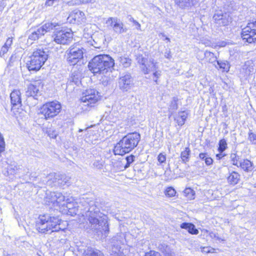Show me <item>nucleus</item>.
Segmentation results:
<instances>
[{
    "mask_svg": "<svg viewBox=\"0 0 256 256\" xmlns=\"http://www.w3.org/2000/svg\"><path fill=\"white\" fill-rule=\"evenodd\" d=\"M208 249L210 250V252H209V253H213L214 252V249L212 248H210V247H208Z\"/></svg>",
    "mask_w": 256,
    "mask_h": 256,
    "instance_id": "nucleus-60",
    "label": "nucleus"
},
{
    "mask_svg": "<svg viewBox=\"0 0 256 256\" xmlns=\"http://www.w3.org/2000/svg\"><path fill=\"white\" fill-rule=\"evenodd\" d=\"M9 48L6 47L4 45L0 51V56L2 57L4 54H6L9 50Z\"/></svg>",
    "mask_w": 256,
    "mask_h": 256,
    "instance_id": "nucleus-47",
    "label": "nucleus"
},
{
    "mask_svg": "<svg viewBox=\"0 0 256 256\" xmlns=\"http://www.w3.org/2000/svg\"><path fill=\"white\" fill-rule=\"evenodd\" d=\"M94 0H82L81 3L83 4H86L88 3H94Z\"/></svg>",
    "mask_w": 256,
    "mask_h": 256,
    "instance_id": "nucleus-57",
    "label": "nucleus"
},
{
    "mask_svg": "<svg viewBox=\"0 0 256 256\" xmlns=\"http://www.w3.org/2000/svg\"><path fill=\"white\" fill-rule=\"evenodd\" d=\"M137 60H138V62L142 64V70H143V68H148L147 66H146L145 65V62H146V60L145 58L142 56H138L137 58Z\"/></svg>",
    "mask_w": 256,
    "mask_h": 256,
    "instance_id": "nucleus-45",
    "label": "nucleus"
},
{
    "mask_svg": "<svg viewBox=\"0 0 256 256\" xmlns=\"http://www.w3.org/2000/svg\"><path fill=\"white\" fill-rule=\"evenodd\" d=\"M164 56L166 58H168V59L172 57V56H171V52H170V50H166L164 52Z\"/></svg>",
    "mask_w": 256,
    "mask_h": 256,
    "instance_id": "nucleus-52",
    "label": "nucleus"
},
{
    "mask_svg": "<svg viewBox=\"0 0 256 256\" xmlns=\"http://www.w3.org/2000/svg\"><path fill=\"white\" fill-rule=\"evenodd\" d=\"M43 84L40 80L34 82L28 86V90L26 92V96L37 99L36 96L40 92V90Z\"/></svg>",
    "mask_w": 256,
    "mask_h": 256,
    "instance_id": "nucleus-15",
    "label": "nucleus"
},
{
    "mask_svg": "<svg viewBox=\"0 0 256 256\" xmlns=\"http://www.w3.org/2000/svg\"><path fill=\"white\" fill-rule=\"evenodd\" d=\"M81 214L87 220L92 229L106 236L109 233L108 217L100 212L98 202L91 198H82L80 200Z\"/></svg>",
    "mask_w": 256,
    "mask_h": 256,
    "instance_id": "nucleus-1",
    "label": "nucleus"
},
{
    "mask_svg": "<svg viewBox=\"0 0 256 256\" xmlns=\"http://www.w3.org/2000/svg\"><path fill=\"white\" fill-rule=\"evenodd\" d=\"M158 160L160 164L164 163L166 161V156L163 153H160L158 156Z\"/></svg>",
    "mask_w": 256,
    "mask_h": 256,
    "instance_id": "nucleus-46",
    "label": "nucleus"
},
{
    "mask_svg": "<svg viewBox=\"0 0 256 256\" xmlns=\"http://www.w3.org/2000/svg\"><path fill=\"white\" fill-rule=\"evenodd\" d=\"M164 194L168 197H173L175 196L176 191L172 187H168L166 189Z\"/></svg>",
    "mask_w": 256,
    "mask_h": 256,
    "instance_id": "nucleus-39",
    "label": "nucleus"
},
{
    "mask_svg": "<svg viewBox=\"0 0 256 256\" xmlns=\"http://www.w3.org/2000/svg\"><path fill=\"white\" fill-rule=\"evenodd\" d=\"M117 60L119 62V65L122 66L124 68H128L131 64V60L125 56H118L117 58Z\"/></svg>",
    "mask_w": 256,
    "mask_h": 256,
    "instance_id": "nucleus-30",
    "label": "nucleus"
},
{
    "mask_svg": "<svg viewBox=\"0 0 256 256\" xmlns=\"http://www.w3.org/2000/svg\"><path fill=\"white\" fill-rule=\"evenodd\" d=\"M21 169L20 166L10 165L8 168V172L11 174H16Z\"/></svg>",
    "mask_w": 256,
    "mask_h": 256,
    "instance_id": "nucleus-38",
    "label": "nucleus"
},
{
    "mask_svg": "<svg viewBox=\"0 0 256 256\" xmlns=\"http://www.w3.org/2000/svg\"><path fill=\"white\" fill-rule=\"evenodd\" d=\"M10 97L12 108L22 106L21 93L19 90H13L10 94Z\"/></svg>",
    "mask_w": 256,
    "mask_h": 256,
    "instance_id": "nucleus-19",
    "label": "nucleus"
},
{
    "mask_svg": "<svg viewBox=\"0 0 256 256\" xmlns=\"http://www.w3.org/2000/svg\"><path fill=\"white\" fill-rule=\"evenodd\" d=\"M81 78L82 76L80 73L78 72H74L72 74L70 82L78 86L81 82Z\"/></svg>",
    "mask_w": 256,
    "mask_h": 256,
    "instance_id": "nucleus-32",
    "label": "nucleus"
},
{
    "mask_svg": "<svg viewBox=\"0 0 256 256\" xmlns=\"http://www.w3.org/2000/svg\"><path fill=\"white\" fill-rule=\"evenodd\" d=\"M144 256H161L160 254L155 251H150L149 252H147L145 254Z\"/></svg>",
    "mask_w": 256,
    "mask_h": 256,
    "instance_id": "nucleus-49",
    "label": "nucleus"
},
{
    "mask_svg": "<svg viewBox=\"0 0 256 256\" xmlns=\"http://www.w3.org/2000/svg\"><path fill=\"white\" fill-rule=\"evenodd\" d=\"M242 38L248 43L256 40V20L248 22L242 30Z\"/></svg>",
    "mask_w": 256,
    "mask_h": 256,
    "instance_id": "nucleus-10",
    "label": "nucleus"
},
{
    "mask_svg": "<svg viewBox=\"0 0 256 256\" xmlns=\"http://www.w3.org/2000/svg\"><path fill=\"white\" fill-rule=\"evenodd\" d=\"M115 239H113L114 241ZM113 244H112L111 248L110 250V253L111 256H126L124 252L122 250L121 248L118 244H115V242H112Z\"/></svg>",
    "mask_w": 256,
    "mask_h": 256,
    "instance_id": "nucleus-22",
    "label": "nucleus"
},
{
    "mask_svg": "<svg viewBox=\"0 0 256 256\" xmlns=\"http://www.w3.org/2000/svg\"><path fill=\"white\" fill-rule=\"evenodd\" d=\"M133 20H134V18H130V22H133Z\"/></svg>",
    "mask_w": 256,
    "mask_h": 256,
    "instance_id": "nucleus-62",
    "label": "nucleus"
},
{
    "mask_svg": "<svg viewBox=\"0 0 256 256\" xmlns=\"http://www.w3.org/2000/svg\"><path fill=\"white\" fill-rule=\"evenodd\" d=\"M81 100L84 106L92 107L100 100L99 92L94 89H88L83 93Z\"/></svg>",
    "mask_w": 256,
    "mask_h": 256,
    "instance_id": "nucleus-9",
    "label": "nucleus"
},
{
    "mask_svg": "<svg viewBox=\"0 0 256 256\" xmlns=\"http://www.w3.org/2000/svg\"><path fill=\"white\" fill-rule=\"evenodd\" d=\"M82 256H104V255L99 250L88 248L84 250Z\"/></svg>",
    "mask_w": 256,
    "mask_h": 256,
    "instance_id": "nucleus-25",
    "label": "nucleus"
},
{
    "mask_svg": "<svg viewBox=\"0 0 256 256\" xmlns=\"http://www.w3.org/2000/svg\"><path fill=\"white\" fill-rule=\"evenodd\" d=\"M160 35H161L162 37H164L166 40H167L168 42H170V39L168 38L164 34L160 33Z\"/></svg>",
    "mask_w": 256,
    "mask_h": 256,
    "instance_id": "nucleus-58",
    "label": "nucleus"
},
{
    "mask_svg": "<svg viewBox=\"0 0 256 256\" xmlns=\"http://www.w3.org/2000/svg\"><path fill=\"white\" fill-rule=\"evenodd\" d=\"M106 23L116 34H120L127 32V28L124 24L116 17H110L106 20Z\"/></svg>",
    "mask_w": 256,
    "mask_h": 256,
    "instance_id": "nucleus-12",
    "label": "nucleus"
},
{
    "mask_svg": "<svg viewBox=\"0 0 256 256\" xmlns=\"http://www.w3.org/2000/svg\"><path fill=\"white\" fill-rule=\"evenodd\" d=\"M176 4L182 8H190L198 4L200 0H174Z\"/></svg>",
    "mask_w": 256,
    "mask_h": 256,
    "instance_id": "nucleus-20",
    "label": "nucleus"
},
{
    "mask_svg": "<svg viewBox=\"0 0 256 256\" xmlns=\"http://www.w3.org/2000/svg\"><path fill=\"white\" fill-rule=\"evenodd\" d=\"M230 159L232 162V164L238 166V160L240 159V156H237L236 154H232L230 156Z\"/></svg>",
    "mask_w": 256,
    "mask_h": 256,
    "instance_id": "nucleus-40",
    "label": "nucleus"
},
{
    "mask_svg": "<svg viewBox=\"0 0 256 256\" xmlns=\"http://www.w3.org/2000/svg\"><path fill=\"white\" fill-rule=\"evenodd\" d=\"M12 38H8L6 40V42H5L4 45L6 47L8 48H11V46H12Z\"/></svg>",
    "mask_w": 256,
    "mask_h": 256,
    "instance_id": "nucleus-48",
    "label": "nucleus"
},
{
    "mask_svg": "<svg viewBox=\"0 0 256 256\" xmlns=\"http://www.w3.org/2000/svg\"><path fill=\"white\" fill-rule=\"evenodd\" d=\"M215 67L221 70L222 72H228L230 68L229 62L227 60H217L216 64H214Z\"/></svg>",
    "mask_w": 256,
    "mask_h": 256,
    "instance_id": "nucleus-23",
    "label": "nucleus"
},
{
    "mask_svg": "<svg viewBox=\"0 0 256 256\" xmlns=\"http://www.w3.org/2000/svg\"><path fill=\"white\" fill-rule=\"evenodd\" d=\"M48 58V51L42 48H36L29 57L30 60L26 62V66L30 70H38L44 64Z\"/></svg>",
    "mask_w": 256,
    "mask_h": 256,
    "instance_id": "nucleus-5",
    "label": "nucleus"
},
{
    "mask_svg": "<svg viewBox=\"0 0 256 256\" xmlns=\"http://www.w3.org/2000/svg\"><path fill=\"white\" fill-rule=\"evenodd\" d=\"M203 251L204 252H206L207 253H209L210 250L208 249V247L204 248Z\"/></svg>",
    "mask_w": 256,
    "mask_h": 256,
    "instance_id": "nucleus-59",
    "label": "nucleus"
},
{
    "mask_svg": "<svg viewBox=\"0 0 256 256\" xmlns=\"http://www.w3.org/2000/svg\"><path fill=\"white\" fill-rule=\"evenodd\" d=\"M82 131H83V130H82V129H80H80H79V130H78V132H82Z\"/></svg>",
    "mask_w": 256,
    "mask_h": 256,
    "instance_id": "nucleus-63",
    "label": "nucleus"
},
{
    "mask_svg": "<svg viewBox=\"0 0 256 256\" xmlns=\"http://www.w3.org/2000/svg\"><path fill=\"white\" fill-rule=\"evenodd\" d=\"M184 194L185 196L190 200H194V198L195 192L190 188H186Z\"/></svg>",
    "mask_w": 256,
    "mask_h": 256,
    "instance_id": "nucleus-36",
    "label": "nucleus"
},
{
    "mask_svg": "<svg viewBox=\"0 0 256 256\" xmlns=\"http://www.w3.org/2000/svg\"><path fill=\"white\" fill-rule=\"evenodd\" d=\"M208 154L206 153H200L199 154V158L200 159L205 162V158L208 156Z\"/></svg>",
    "mask_w": 256,
    "mask_h": 256,
    "instance_id": "nucleus-53",
    "label": "nucleus"
},
{
    "mask_svg": "<svg viewBox=\"0 0 256 256\" xmlns=\"http://www.w3.org/2000/svg\"><path fill=\"white\" fill-rule=\"evenodd\" d=\"M140 140V135L138 132L128 134L124 136L114 149L116 155H124L131 152L136 148Z\"/></svg>",
    "mask_w": 256,
    "mask_h": 256,
    "instance_id": "nucleus-4",
    "label": "nucleus"
},
{
    "mask_svg": "<svg viewBox=\"0 0 256 256\" xmlns=\"http://www.w3.org/2000/svg\"><path fill=\"white\" fill-rule=\"evenodd\" d=\"M190 149L188 148H186L184 150L181 152L180 158L182 162L186 164L190 160Z\"/></svg>",
    "mask_w": 256,
    "mask_h": 256,
    "instance_id": "nucleus-34",
    "label": "nucleus"
},
{
    "mask_svg": "<svg viewBox=\"0 0 256 256\" xmlns=\"http://www.w3.org/2000/svg\"><path fill=\"white\" fill-rule=\"evenodd\" d=\"M31 33L29 34L28 41L30 42L31 44L33 41L36 40L43 36L45 33L44 30L42 28V26L34 28L31 30Z\"/></svg>",
    "mask_w": 256,
    "mask_h": 256,
    "instance_id": "nucleus-18",
    "label": "nucleus"
},
{
    "mask_svg": "<svg viewBox=\"0 0 256 256\" xmlns=\"http://www.w3.org/2000/svg\"><path fill=\"white\" fill-rule=\"evenodd\" d=\"M46 202L48 203H52L54 206H66L68 209H71L70 204L72 202L71 198H66L65 196L60 192H50L46 194Z\"/></svg>",
    "mask_w": 256,
    "mask_h": 256,
    "instance_id": "nucleus-6",
    "label": "nucleus"
},
{
    "mask_svg": "<svg viewBox=\"0 0 256 256\" xmlns=\"http://www.w3.org/2000/svg\"><path fill=\"white\" fill-rule=\"evenodd\" d=\"M178 106L177 104V100L174 98L170 102V104L169 108V110L172 112L178 109Z\"/></svg>",
    "mask_w": 256,
    "mask_h": 256,
    "instance_id": "nucleus-42",
    "label": "nucleus"
},
{
    "mask_svg": "<svg viewBox=\"0 0 256 256\" xmlns=\"http://www.w3.org/2000/svg\"><path fill=\"white\" fill-rule=\"evenodd\" d=\"M5 142L2 134L0 132V158L2 156V152L4 150Z\"/></svg>",
    "mask_w": 256,
    "mask_h": 256,
    "instance_id": "nucleus-43",
    "label": "nucleus"
},
{
    "mask_svg": "<svg viewBox=\"0 0 256 256\" xmlns=\"http://www.w3.org/2000/svg\"><path fill=\"white\" fill-rule=\"evenodd\" d=\"M248 140L252 144L256 145V134L250 130L248 132Z\"/></svg>",
    "mask_w": 256,
    "mask_h": 256,
    "instance_id": "nucleus-41",
    "label": "nucleus"
},
{
    "mask_svg": "<svg viewBox=\"0 0 256 256\" xmlns=\"http://www.w3.org/2000/svg\"><path fill=\"white\" fill-rule=\"evenodd\" d=\"M240 168L246 172H250L253 170L252 162L248 160H244L240 162Z\"/></svg>",
    "mask_w": 256,
    "mask_h": 256,
    "instance_id": "nucleus-29",
    "label": "nucleus"
},
{
    "mask_svg": "<svg viewBox=\"0 0 256 256\" xmlns=\"http://www.w3.org/2000/svg\"><path fill=\"white\" fill-rule=\"evenodd\" d=\"M68 19L70 20V22L79 24L85 22L86 16L82 12L78 10H76L71 12Z\"/></svg>",
    "mask_w": 256,
    "mask_h": 256,
    "instance_id": "nucleus-16",
    "label": "nucleus"
},
{
    "mask_svg": "<svg viewBox=\"0 0 256 256\" xmlns=\"http://www.w3.org/2000/svg\"><path fill=\"white\" fill-rule=\"evenodd\" d=\"M204 58L208 62L213 64L214 65L216 62L217 58L214 53L206 50L204 52Z\"/></svg>",
    "mask_w": 256,
    "mask_h": 256,
    "instance_id": "nucleus-33",
    "label": "nucleus"
},
{
    "mask_svg": "<svg viewBox=\"0 0 256 256\" xmlns=\"http://www.w3.org/2000/svg\"><path fill=\"white\" fill-rule=\"evenodd\" d=\"M62 106L58 101H52L44 104L40 108V113L45 119L48 120L57 116L60 112Z\"/></svg>",
    "mask_w": 256,
    "mask_h": 256,
    "instance_id": "nucleus-7",
    "label": "nucleus"
},
{
    "mask_svg": "<svg viewBox=\"0 0 256 256\" xmlns=\"http://www.w3.org/2000/svg\"><path fill=\"white\" fill-rule=\"evenodd\" d=\"M134 156L132 154L126 158V164L124 166V169H126L130 166V164L134 161Z\"/></svg>",
    "mask_w": 256,
    "mask_h": 256,
    "instance_id": "nucleus-44",
    "label": "nucleus"
},
{
    "mask_svg": "<svg viewBox=\"0 0 256 256\" xmlns=\"http://www.w3.org/2000/svg\"><path fill=\"white\" fill-rule=\"evenodd\" d=\"M143 72L145 74L152 72V79L154 82L158 84L157 81L161 75V72L158 70L156 62H152L148 66V68H146V69L143 68Z\"/></svg>",
    "mask_w": 256,
    "mask_h": 256,
    "instance_id": "nucleus-17",
    "label": "nucleus"
},
{
    "mask_svg": "<svg viewBox=\"0 0 256 256\" xmlns=\"http://www.w3.org/2000/svg\"><path fill=\"white\" fill-rule=\"evenodd\" d=\"M60 0H46V5L47 6H52L54 3L58 2Z\"/></svg>",
    "mask_w": 256,
    "mask_h": 256,
    "instance_id": "nucleus-50",
    "label": "nucleus"
},
{
    "mask_svg": "<svg viewBox=\"0 0 256 256\" xmlns=\"http://www.w3.org/2000/svg\"><path fill=\"white\" fill-rule=\"evenodd\" d=\"M204 162L207 166H210L212 164L213 160L211 158L209 157L208 156L206 158H205Z\"/></svg>",
    "mask_w": 256,
    "mask_h": 256,
    "instance_id": "nucleus-51",
    "label": "nucleus"
},
{
    "mask_svg": "<svg viewBox=\"0 0 256 256\" xmlns=\"http://www.w3.org/2000/svg\"><path fill=\"white\" fill-rule=\"evenodd\" d=\"M243 70H245L246 74H250L254 70L253 62L252 60H248L243 66Z\"/></svg>",
    "mask_w": 256,
    "mask_h": 256,
    "instance_id": "nucleus-35",
    "label": "nucleus"
},
{
    "mask_svg": "<svg viewBox=\"0 0 256 256\" xmlns=\"http://www.w3.org/2000/svg\"><path fill=\"white\" fill-rule=\"evenodd\" d=\"M228 148L226 140L224 139H222L219 141L218 151L219 152H224Z\"/></svg>",
    "mask_w": 256,
    "mask_h": 256,
    "instance_id": "nucleus-37",
    "label": "nucleus"
},
{
    "mask_svg": "<svg viewBox=\"0 0 256 256\" xmlns=\"http://www.w3.org/2000/svg\"><path fill=\"white\" fill-rule=\"evenodd\" d=\"M180 228L186 229L188 232L192 234H197L198 230L196 228L195 226L192 223L183 222L180 225Z\"/></svg>",
    "mask_w": 256,
    "mask_h": 256,
    "instance_id": "nucleus-24",
    "label": "nucleus"
},
{
    "mask_svg": "<svg viewBox=\"0 0 256 256\" xmlns=\"http://www.w3.org/2000/svg\"><path fill=\"white\" fill-rule=\"evenodd\" d=\"M59 176V173H51L47 176L46 184L51 187L58 186L56 183L58 182V180Z\"/></svg>",
    "mask_w": 256,
    "mask_h": 256,
    "instance_id": "nucleus-21",
    "label": "nucleus"
},
{
    "mask_svg": "<svg viewBox=\"0 0 256 256\" xmlns=\"http://www.w3.org/2000/svg\"><path fill=\"white\" fill-rule=\"evenodd\" d=\"M118 84L122 92H128L134 86V78L130 74H124L118 78Z\"/></svg>",
    "mask_w": 256,
    "mask_h": 256,
    "instance_id": "nucleus-11",
    "label": "nucleus"
},
{
    "mask_svg": "<svg viewBox=\"0 0 256 256\" xmlns=\"http://www.w3.org/2000/svg\"><path fill=\"white\" fill-rule=\"evenodd\" d=\"M226 156V154H223V152H220V154H216V158L218 160H220L223 157H224Z\"/></svg>",
    "mask_w": 256,
    "mask_h": 256,
    "instance_id": "nucleus-55",
    "label": "nucleus"
},
{
    "mask_svg": "<svg viewBox=\"0 0 256 256\" xmlns=\"http://www.w3.org/2000/svg\"><path fill=\"white\" fill-rule=\"evenodd\" d=\"M89 70L94 74H104L108 70H115L118 68V64L109 55L99 54L94 56L88 63Z\"/></svg>",
    "mask_w": 256,
    "mask_h": 256,
    "instance_id": "nucleus-2",
    "label": "nucleus"
},
{
    "mask_svg": "<svg viewBox=\"0 0 256 256\" xmlns=\"http://www.w3.org/2000/svg\"><path fill=\"white\" fill-rule=\"evenodd\" d=\"M186 118L187 114L185 112H180L178 113L174 120L176 122L179 126H182L184 124Z\"/></svg>",
    "mask_w": 256,
    "mask_h": 256,
    "instance_id": "nucleus-27",
    "label": "nucleus"
},
{
    "mask_svg": "<svg viewBox=\"0 0 256 256\" xmlns=\"http://www.w3.org/2000/svg\"><path fill=\"white\" fill-rule=\"evenodd\" d=\"M50 130H49L48 132V134L49 136L52 138H56V137L57 136L56 132H52L51 134V133H50Z\"/></svg>",
    "mask_w": 256,
    "mask_h": 256,
    "instance_id": "nucleus-54",
    "label": "nucleus"
},
{
    "mask_svg": "<svg viewBox=\"0 0 256 256\" xmlns=\"http://www.w3.org/2000/svg\"><path fill=\"white\" fill-rule=\"evenodd\" d=\"M213 19L215 22L220 26H228L232 21V18L230 14L224 12L221 10L215 12Z\"/></svg>",
    "mask_w": 256,
    "mask_h": 256,
    "instance_id": "nucleus-14",
    "label": "nucleus"
},
{
    "mask_svg": "<svg viewBox=\"0 0 256 256\" xmlns=\"http://www.w3.org/2000/svg\"><path fill=\"white\" fill-rule=\"evenodd\" d=\"M58 182L56 184H58V186H62L65 185H68L70 184L69 178L65 174H59Z\"/></svg>",
    "mask_w": 256,
    "mask_h": 256,
    "instance_id": "nucleus-31",
    "label": "nucleus"
},
{
    "mask_svg": "<svg viewBox=\"0 0 256 256\" xmlns=\"http://www.w3.org/2000/svg\"><path fill=\"white\" fill-rule=\"evenodd\" d=\"M62 221L56 216L44 215L39 216L36 223V228L42 234H51L63 231L65 228L62 226Z\"/></svg>",
    "mask_w": 256,
    "mask_h": 256,
    "instance_id": "nucleus-3",
    "label": "nucleus"
},
{
    "mask_svg": "<svg viewBox=\"0 0 256 256\" xmlns=\"http://www.w3.org/2000/svg\"><path fill=\"white\" fill-rule=\"evenodd\" d=\"M240 179V175L236 172H232L228 178V182L232 184H236L238 183Z\"/></svg>",
    "mask_w": 256,
    "mask_h": 256,
    "instance_id": "nucleus-28",
    "label": "nucleus"
},
{
    "mask_svg": "<svg viewBox=\"0 0 256 256\" xmlns=\"http://www.w3.org/2000/svg\"><path fill=\"white\" fill-rule=\"evenodd\" d=\"M42 28L44 30V32L46 34L48 32H50L54 30H58L59 26L58 23L56 22H48L41 26Z\"/></svg>",
    "mask_w": 256,
    "mask_h": 256,
    "instance_id": "nucleus-26",
    "label": "nucleus"
},
{
    "mask_svg": "<svg viewBox=\"0 0 256 256\" xmlns=\"http://www.w3.org/2000/svg\"><path fill=\"white\" fill-rule=\"evenodd\" d=\"M54 40L58 44H66L72 38V34L70 30H60L54 32L53 35Z\"/></svg>",
    "mask_w": 256,
    "mask_h": 256,
    "instance_id": "nucleus-13",
    "label": "nucleus"
},
{
    "mask_svg": "<svg viewBox=\"0 0 256 256\" xmlns=\"http://www.w3.org/2000/svg\"><path fill=\"white\" fill-rule=\"evenodd\" d=\"M10 256V254H6L5 253H4V254H3V256Z\"/></svg>",
    "mask_w": 256,
    "mask_h": 256,
    "instance_id": "nucleus-61",
    "label": "nucleus"
},
{
    "mask_svg": "<svg viewBox=\"0 0 256 256\" xmlns=\"http://www.w3.org/2000/svg\"><path fill=\"white\" fill-rule=\"evenodd\" d=\"M133 23L134 25L136 26V28L137 30H140V24H139L138 22L136 20H133Z\"/></svg>",
    "mask_w": 256,
    "mask_h": 256,
    "instance_id": "nucleus-56",
    "label": "nucleus"
},
{
    "mask_svg": "<svg viewBox=\"0 0 256 256\" xmlns=\"http://www.w3.org/2000/svg\"><path fill=\"white\" fill-rule=\"evenodd\" d=\"M84 48L78 44L70 46L66 52V59L70 65H75L83 58Z\"/></svg>",
    "mask_w": 256,
    "mask_h": 256,
    "instance_id": "nucleus-8",
    "label": "nucleus"
}]
</instances>
